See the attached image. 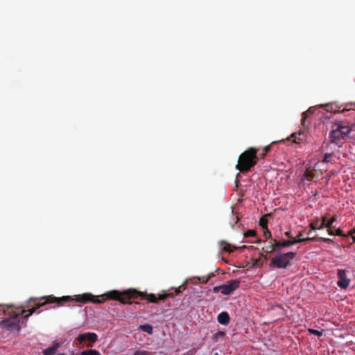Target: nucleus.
I'll list each match as a JSON object with an SVG mask.
<instances>
[{"instance_id": "f257e3e1", "label": "nucleus", "mask_w": 355, "mask_h": 355, "mask_svg": "<svg viewBox=\"0 0 355 355\" xmlns=\"http://www.w3.org/2000/svg\"><path fill=\"white\" fill-rule=\"evenodd\" d=\"M107 299L118 300L123 304H131V300H135L138 299H146L150 302V294L138 291L136 289H128L123 292L113 290L98 297H96L91 293H86L83 295H75L74 297L71 296L57 297L53 295H47L39 298H30L28 303L31 301L35 302L37 300L40 301L44 300V301L42 302L35 303L34 306L28 311L22 310L19 313H14L12 315L1 321L0 327L8 331L19 333L21 329L19 324L20 318L24 317L25 319H27L30 315L35 312L37 309L47 304H55L57 306H62L64 304L70 302H76L83 304L92 302L94 304H100Z\"/></svg>"}, {"instance_id": "f03ea898", "label": "nucleus", "mask_w": 355, "mask_h": 355, "mask_svg": "<svg viewBox=\"0 0 355 355\" xmlns=\"http://www.w3.org/2000/svg\"><path fill=\"white\" fill-rule=\"evenodd\" d=\"M258 150L257 148L251 147L241 153L239 157L236 168L242 173L250 171L257 164L258 156L257 154Z\"/></svg>"}, {"instance_id": "7ed1b4c3", "label": "nucleus", "mask_w": 355, "mask_h": 355, "mask_svg": "<svg viewBox=\"0 0 355 355\" xmlns=\"http://www.w3.org/2000/svg\"><path fill=\"white\" fill-rule=\"evenodd\" d=\"M352 127L343 121H336L329 133L330 142L340 146L352 132Z\"/></svg>"}, {"instance_id": "20e7f679", "label": "nucleus", "mask_w": 355, "mask_h": 355, "mask_svg": "<svg viewBox=\"0 0 355 355\" xmlns=\"http://www.w3.org/2000/svg\"><path fill=\"white\" fill-rule=\"evenodd\" d=\"M295 256L296 253L293 252L278 254L272 259L269 266L275 268H286L291 265V260Z\"/></svg>"}, {"instance_id": "39448f33", "label": "nucleus", "mask_w": 355, "mask_h": 355, "mask_svg": "<svg viewBox=\"0 0 355 355\" xmlns=\"http://www.w3.org/2000/svg\"><path fill=\"white\" fill-rule=\"evenodd\" d=\"M240 281L239 279H233L228 281L227 284H222V294L229 295L239 288Z\"/></svg>"}, {"instance_id": "423d86ee", "label": "nucleus", "mask_w": 355, "mask_h": 355, "mask_svg": "<svg viewBox=\"0 0 355 355\" xmlns=\"http://www.w3.org/2000/svg\"><path fill=\"white\" fill-rule=\"evenodd\" d=\"M337 276L338 281V286L342 289H346L350 283V279L346 275V270L343 269H338L337 271Z\"/></svg>"}, {"instance_id": "0eeeda50", "label": "nucleus", "mask_w": 355, "mask_h": 355, "mask_svg": "<svg viewBox=\"0 0 355 355\" xmlns=\"http://www.w3.org/2000/svg\"><path fill=\"white\" fill-rule=\"evenodd\" d=\"M97 339L98 336L95 333L87 332L80 334L76 338V340L79 344H81L87 340L89 341L91 343H94L97 340Z\"/></svg>"}, {"instance_id": "6e6552de", "label": "nucleus", "mask_w": 355, "mask_h": 355, "mask_svg": "<svg viewBox=\"0 0 355 355\" xmlns=\"http://www.w3.org/2000/svg\"><path fill=\"white\" fill-rule=\"evenodd\" d=\"M294 245L293 240H284L282 242L278 241L275 239L273 240V246H275V249H282L285 247H288Z\"/></svg>"}, {"instance_id": "1a4fd4ad", "label": "nucleus", "mask_w": 355, "mask_h": 355, "mask_svg": "<svg viewBox=\"0 0 355 355\" xmlns=\"http://www.w3.org/2000/svg\"><path fill=\"white\" fill-rule=\"evenodd\" d=\"M217 320L223 325H227L230 323V318L227 312L223 311L218 315Z\"/></svg>"}, {"instance_id": "9d476101", "label": "nucleus", "mask_w": 355, "mask_h": 355, "mask_svg": "<svg viewBox=\"0 0 355 355\" xmlns=\"http://www.w3.org/2000/svg\"><path fill=\"white\" fill-rule=\"evenodd\" d=\"M60 343L55 342L51 347H49L42 351L43 355H55L58 349L60 347Z\"/></svg>"}, {"instance_id": "9b49d317", "label": "nucleus", "mask_w": 355, "mask_h": 355, "mask_svg": "<svg viewBox=\"0 0 355 355\" xmlns=\"http://www.w3.org/2000/svg\"><path fill=\"white\" fill-rule=\"evenodd\" d=\"M316 110V107H309L306 112H304L302 114V120H301V123H302V125L304 126V127H306V119L308 118V116L314 113V112Z\"/></svg>"}, {"instance_id": "f8f14e48", "label": "nucleus", "mask_w": 355, "mask_h": 355, "mask_svg": "<svg viewBox=\"0 0 355 355\" xmlns=\"http://www.w3.org/2000/svg\"><path fill=\"white\" fill-rule=\"evenodd\" d=\"M219 245L221 247L222 251H225V252H232L234 250L237 249L236 247L232 246L230 244H229L228 243H227L225 241H220L219 242Z\"/></svg>"}, {"instance_id": "ddd939ff", "label": "nucleus", "mask_w": 355, "mask_h": 355, "mask_svg": "<svg viewBox=\"0 0 355 355\" xmlns=\"http://www.w3.org/2000/svg\"><path fill=\"white\" fill-rule=\"evenodd\" d=\"M225 336V333L222 331H218L211 336V340L214 343H217L219 340L223 339Z\"/></svg>"}, {"instance_id": "4468645a", "label": "nucleus", "mask_w": 355, "mask_h": 355, "mask_svg": "<svg viewBox=\"0 0 355 355\" xmlns=\"http://www.w3.org/2000/svg\"><path fill=\"white\" fill-rule=\"evenodd\" d=\"M317 239H318V236L306 237V238H297V239H293V241H294V244H296L298 243H302V242H306V241H318Z\"/></svg>"}, {"instance_id": "2eb2a0df", "label": "nucleus", "mask_w": 355, "mask_h": 355, "mask_svg": "<svg viewBox=\"0 0 355 355\" xmlns=\"http://www.w3.org/2000/svg\"><path fill=\"white\" fill-rule=\"evenodd\" d=\"M320 218H314L310 223V227L311 229V230H320Z\"/></svg>"}, {"instance_id": "dca6fc26", "label": "nucleus", "mask_w": 355, "mask_h": 355, "mask_svg": "<svg viewBox=\"0 0 355 355\" xmlns=\"http://www.w3.org/2000/svg\"><path fill=\"white\" fill-rule=\"evenodd\" d=\"M139 329L142 330L144 332L148 333L149 335H152L153 333V327L148 324L140 325Z\"/></svg>"}, {"instance_id": "f3484780", "label": "nucleus", "mask_w": 355, "mask_h": 355, "mask_svg": "<svg viewBox=\"0 0 355 355\" xmlns=\"http://www.w3.org/2000/svg\"><path fill=\"white\" fill-rule=\"evenodd\" d=\"M320 107H326L327 110V111H330V112H337V106L333 103H330V104H322V105H319Z\"/></svg>"}, {"instance_id": "a211bd4d", "label": "nucleus", "mask_w": 355, "mask_h": 355, "mask_svg": "<svg viewBox=\"0 0 355 355\" xmlns=\"http://www.w3.org/2000/svg\"><path fill=\"white\" fill-rule=\"evenodd\" d=\"M80 355H101V354L96 349H88L81 352Z\"/></svg>"}, {"instance_id": "6ab92c4d", "label": "nucleus", "mask_w": 355, "mask_h": 355, "mask_svg": "<svg viewBox=\"0 0 355 355\" xmlns=\"http://www.w3.org/2000/svg\"><path fill=\"white\" fill-rule=\"evenodd\" d=\"M263 251L266 253V254H269L270 252H272L273 250H275V246H273V242L270 243L268 245H266L265 247L263 248Z\"/></svg>"}, {"instance_id": "aec40b11", "label": "nucleus", "mask_w": 355, "mask_h": 355, "mask_svg": "<svg viewBox=\"0 0 355 355\" xmlns=\"http://www.w3.org/2000/svg\"><path fill=\"white\" fill-rule=\"evenodd\" d=\"M267 224H268V220L264 217H261L260 219H259V225L263 229V230H266V228H268L267 227Z\"/></svg>"}, {"instance_id": "412c9836", "label": "nucleus", "mask_w": 355, "mask_h": 355, "mask_svg": "<svg viewBox=\"0 0 355 355\" xmlns=\"http://www.w3.org/2000/svg\"><path fill=\"white\" fill-rule=\"evenodd\" d=\"M303 175L307 180L312 181L314 177V173L311 171L306 170Z\"/></svg>"}, {"instance_id": "4be33fe9", "label": "nucleus", "mask_w": 355, "mask_h": 355, "mask_svg": "<svg viewBox=\"0 0 355 355\" xmlns=\"http://www.w3.org/2000/svg\"><path fill=\"white\" fill-rule=\"evenodd\" d=\"M214 276L213 274H211L208 276H202L198 278V280L202 284H207L208 281L210 279L211 277Z\"/></svg>"}, {"instance_id": "5701e85b", "label": "nucleus", "mask_w": 355, "mask_h": 355, "mask_svg": "<svg viewBox=\"0 0 355 355\" xmlns=\"http://www.w3.org/2000/svg\"><path fill=\"white\" fill-rule=\"evenodd\" d=\"M327 216H324L321 218L322 222L320 225V229L322 230L324 228H327Z\"/></svg>"}, {"instance_id": "b1692460", "label": "nucleus", "mask_w": 355, "mask_h": 355, "mask_svg": "<svg viewBox=\"0 0 355 355\" xmlns=\"http://www.w3.org/2000/svg\"><path fill=\"white\" fill-rule=\"evenodd\" d=\"M301 135H302L301 132H299L298 133H293V134H292L291 137L294 138L293 142H295L296 144H299L300 141H302V139H300V137H297V135L300 136Z\"/></svg>"}, {"instance_id": "393cba45", "label": "nucleus", "mask_w": 355, "mask_h": 355, "mask_svg": "<svg viewBox=\"0 0 355 355\" xmlns=\"http://www.w3.org/2000/svg\"><path fill=\"white\" fill-rule=\"evenodd\" d=\"M133 355H153V353L145 350H137Z\"/></svg>"}, {"instance_id": "a878e982", "label": "nucleus", "mask_w": 355, "mask_h": 355, "mask_svg": "<svg viewBox=\"0 0 355 355\" xmlns=\"http://www.w3.org/2000/svg\"><path fill=\"white\" fill-rule=\"evenodd\" d=\"M309 331L310 334H311L313 335L318 336H321L323 334L322 331H320L318 330L313 329H309Z\"/></svg>"}, {"instance_id": "bb28decb", "label": "nucleus", "mask_w": 355, "mask_h": 355, "mask_svg": "<svg viewBox=\"0 0 355 355\" xmlns=\"http://www.w3.org/2000/svg\"><path fill=\"white\" fill-rule=\"evenodd\" d=\"M337 216L334 215L329 221H327V227H333V223L336 221Z\"/></svg>"}, {"instance_id": "cd10ccee", "label": "nucleus", "mask_w": 355, "mask_h": 355, "mask_svg": "<svg viewBox=\"0 0 355 355\" xmlns=\"http://www.w3.org/2000/svg\"><path fill=\"white\" fill-rule=\"evenodd\" d=\"M335 236H343V237H347V236H349V235H348V234H345L343 233V232L340 229H337L335 232Z\"/></svg>"}, {"instance_id": "c85d7f7f", "label": "nucleus", "mask_w": 355, "mask_h": 355, "mask_svg": "<svg viewBox=\"0 0 355 355\" xmlns=\"http://www.w3.org/2000/svg\"><path fill=\"white\" fill-rule=\"evenodd\" d=\"M255 235H256V232L252 230H249L246 232L244 233L245 237L254 236Z\"/></svg>"}, {"instance_id": "c756f323", "label": "nucleus", "mask_w": 355, "mask_h": 355, "mask_svg": "<svg viewBox=\"0 0 355 355\" xmlns=\"http://www.w3.org/2000/svg\"><path fill=\"white\" fill-rule=\"evenodd\" d=\"M333 154L331 153H326L322 159V162L327 163L329 162L331 157H332Z\"/></svg>"}, {"instance_id": "7c9ffc66", "label": "nucleus", "mask_w": 355, "mask_h": 355, "mask_svg": "<svg viewBox=\"0 0 355 355\" xmlns=\"http://www.w3.org/2000/svg\"><path fill=\"white\" fill-rule=\"evenodd\" d=\"M317 241H324L326 243H333L334 242V241L331 239L320 237V236H318Z\"/></svg>"}, {"instance_id": "2f4dec72", "label": "nucleus", "mask_w": 355, "mask_h": 355, "mask_svg": "<svg viewBox=\"0 0 355 355\" xmlns=\"http://www.w3.org/2000/svg\"><path fill=\"white\" fill-rule=\"evenodd\" d=\"M263 236L266 239H268L271 236V233L268 228H266V230H263Z\"/></svg>"}, {"instance_id": "473e14b6", "label": "nucleus", "mask_w": 355, "mask_h": 355, "mask_svg": "<svg viewBox=\"0 0 355 355\" xmlns=\"http://www.w3.org/2000/svg\"><path fill=\"white\" fill-rule=\"evenodd\" d=\"M213 292L215 293L220 292L222 293V285L214 287Z\"/></svg>"}, {"instance_id": "72a5a7b5", "label": "nucleus", "mask_w": 355, "mask_h": 355, "mask_svg": "<svg viewBox=\"0 0 355 355\" xmlns=\"http://www.w3.org/2000/svg\"><path fill=\"white\" fill-rule=\"evenodd\" d=\"M274 143H275V141H273V142H272V144H271L270 145H268V146H265V147L263 148V151H264V152H265V154H267V153L270 150L271 145H272V144H274Z\"/></svg>"}, {"instance_id": "f704fd0d", "label": "nucleus", "mask_w": 355, "mask_h": 355, "mask_svg": "<svg viewBox=\"0 0 355 355\" xmlns=\"http://www.w3.org/2000/svg\"><path fill=\"white\" fill-rule=\"evenodd\" d=\"M328 234L331 236H335V232L332 230V227H327Z\"/></svg>"}, {"instance_id": "c9c22d12", "label": "nucleus", "mask_w": 355, "mask_h": 355, "mask_svg": "<svg viewBox=\"0 0 355 355\" xmlns=\"http://www.w3.org/2000/svg\"><path fill=\"white\" fill-rule=\"evenodd\" d=\"M285 235L286 237L289 238V239H291L292 240H293L294 239L293 238V236H292V234H291V231H288V232H286L285 233Z\"/></svg>"}, {"instance_id": "e433bc0d", "label": "nucleus", "mask_w": 355, "mask_h": 355, "mask_svg": "<svg viewBox=\"0 0 355 355\" xmlns=\"http://www.w3.org/2000/svg\"><path fill=\"white\" fill-rule=\"evenodd\" d=\"M0 311H3L4 313H6V309L3 304H0Z\"/></svg>"}, {"instance_id": "4c0bfd02", "label": "nucleus", "mask_w": 355, "mask_h": 355, "mask_svg": "<svg viewBox=\"0 0 355 355\" xmlns=\"http://www.w3.org/2000/svg\"><path fill=\"white\" fill-rule=\"evenodd\" d=\"M354 234H355V228H354V229H353V230H352L351 231H349V232H348V235H349V236L354 235Z\"/></svg>"}, {"instance_id": "58836bf2", "label": "nucleus", "mask_w": 355, "mask_h": 355, "mask_svg": "<svg viewBox=\"0 0 355 355\" xmlns=\"http://www.w3.org/2000/svg\"><path fill=\"white\" fill-rule=\"evenodd\" d=\"M238 221H239V217H238V216H236V220H235V222H234V225H232V226H234L235 224H236Z\"/></svg>"}, {"instance_id": "ea45409f", "label": "nucleus", "mask_w": 355, "mask_h": 355, "mask_svg": "<svg viewBox=\"0 0 355 355\" xmlns=\"http://www.w3.org/2000/svg\"><path fill=\"white\" fill-rule=\"evenodd\" d=\"M302 232H300L298 234V238H302Z\"/></svg>"}, {"instance_id": "a19ab883", "label": "nucleus", "mask_w": 355, "mask_h": 355, "mask_svg": "<svg viewBox=\"0 0 355 355\" xmlns=\"http://www.w3.org/2000/svg\"><path fill=\"white\" fill-rule=\"evenodd\" d=\"M352 239H353V241L355 242V236L354 235H352V236H350Z\"/></svg>"}, {"instance_id": "79ce46f5", "label": "nucleus", "mask_w": 355, "mask_h": 355, "mask_svg": "<svg viewBox=\"0 0 355 355\" xmlns=\"http://www.w3.org/2000/svg\"><path fill=\"white\" fill-rule=\"evenodd\" d=\"M266 155V154H265V152L263 151V153L261 154V157H264Z\"/></svg>"}, {"instance_id": "37998d69", "label": "nucleus", "mask_w": 355, "mask_h": 355, "mask_svg": "<svg viewBox=\"0 0 355 355\" xmlns=\"http://www.w3.org/2000/svg\"><path fill=\"white\" fill-rule=\"evenodd\" d=\"M311 231H309V232H308V234H309V235H311Z\"/></svg>"}]
</instances>
